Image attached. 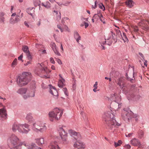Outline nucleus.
Here are the masks:
<instances>
[{
    "label": "nucleus",
    "instance_id": "nucleus-47",
    "mask_svg": "<svg viewBox=\"0 0 149 149\" xmlns=\"http://www.w3.org/2000/svg\"><path fill=\"white\" fill-rule=\"evenodd\" d=\"M23 57V54H21L20 56L18 57V59L19 60L22 61V62L23 61L22 60V58Z\"/></svg>",
    "mask_w": 149,
    "mask_h": 149
},
{
    "label": "nucleus",
    "instance_id": "nucleus-23",
    "mask_svg": "<svg viewBox=\"0 0 149 149\" xmlns=\"http://www.w3.org/2000/svg\"><path fill=\"white\" fill-rule=\"evenodd\" d=\"M74 36L77 42L79 43V40H81V38L77 32L75 31L74 32Z\"/></svg>",
    "mask_w": 149,
    "mask_h": 149
},
{
    "label": "nucleus",
    "instance_id": "nucleus-58",
    "mask_svg": "<svg viewBox=\"0 0 149 149\" xmlns=\"http://www.w3.org/2000/svg\"><path fill=\"white\" fill-rule=\"evenodd\" d=\"M24 24L25 26L28 27H29V25L28 23H27L25 21L24 22Z\"/></svg>",
    "mask_w": 149,
    "mask_h": 149
},
{
    "label": "nucleus",
    "instance_id": "nucleus-18",
    "mask_svg": "<svg viewBox=\"0 0 149 149\" xmlns=\"http://www.w3.org/2000/svg\"><path fill=\"white\" fill-rule=\"evenodd\" d=\"M27 89L25 88H21L17 91V93L21 95L25 94L27 92Z\"/></svg>",
    "mask_w": 149,
    "mask_h": 149
},
{
    "label": "nucleus",
    "instance_id": "nucleus-19",
    "mask_svg": "<svg viewBox=\"0 0 149 149\" xmlns=\"http://www.w3.org/2000/svg\"><path fill=\"white\" fill-rule=\"evenodd\" d=\"M36 142L39 146H41L44 143V139L42 138H40L35 139Z\"/></svg>",
    "mask_w": 149,
    "mask_h": 149
},
{
    "label": "nucleus",
    "instance_id": "nucleus-49",
    "mask_svg": "<svg viewBox=\"0 0 149 149\" xmlns=\"http://www.w3.org/2000/svg\"><path fill=\"white\" fill-rule=\"evenodd\" d=\"M50 62L52 64H54L55 63V62L54 60V59L52 57L50 58Z\"/></svg>",
    "mask_w": 149,
    "mask_h": 149
},
{
    "label": "nucleus",
    "instance_id": "nucleus-17",
    "mask_svg": "<svg viewBox=\"0 0 149 149\" xmlns=\"http://www.w3.org/2000/svg\"><path fill=\"white\" fill-rule=\"evenodd\" d=\"M6 116L7 113L4 108L0 109V118L2 117L4 119H6L7 118Z\"/></svg>",
    "mask_w": 149,
    "mask_h": 149
},
{
    "label": "nucleus",
    "instance_id": "nucleus-51",
    "mask_svg": "<svg viewBox=\"0 0 149 149\" xmlns=\"http://www.w3.org/2000/svg\"><path fill=\"white\" fill-rule=\"evenodd\" d=\"M97 82L96 81L95 83V84L93 85V87L94 88H97Z\"/></svg>",
    "mask_w": 149,
    "mask_h": 149
},
{
    "label": "nucleus",
    "instance_id": "nucleus-8",
    "mask_svg": "<svg viewBox=\"0 0 149 149\" xmlns=\"http://www.w3.org/2000/svg\"><path fill=\"white\" fill-rule=\"evenodd\" d=\"M62 126H59L58 130L59 134L60 136L63 141H66L67 139V133L65 132V129Z\"/></svg>",
    "mask_w": 149,
    "mask_h": 149
},
{
    "label": "nucleus",
    "instance_id": "nucleus-7",
    "mask_svg": "<svg viewBox=\"0 0 149 149\" xmlns=\"http://www.w3.org/2000/svg\"><path fill=\"white\" fill-rule=\"evenodd\" d=\"M121 116L123 118L125 121L129 122L132 118H135V121H138L139 116L136 114L134 113L131 111L128 110L127 111L124 110L122 111Z\"/></svg>",
    "mask_w": 149,
    "mask_h": 149
},
{
    "label": "nucleus",
    "instance_id": "nucleus-38",
    "mask_svg": "<svg viewBox=\"0 0 149 149\" xmlns=\"http://www.w3.org/2000/svg\"><path fill=\"white\" fill-rule=\"evenodd\" d=\"M106 42H108L107 41H104L103 42H102V41H100L99 42L100 43V44L101 46L102 47V49H105V47L104 46H103V45H104L106 43Z\"/></svg>",
    "mask_w": 149,
    "mask_h": 149
},
{
    "label": "nucleus",
    "instance_id": "nucleus-64",
    "mask_svg": "<svg viewBox=\"0 0 149 149\" xmlns=\"http://www.w3.org/2000/svg\"><path fill=\"white\" fill-rule=\"evenodd\" d=\"M56 3L60 6H61L62 5V3H59V2H56Z\"/></svg>",
    "mask_w": 149,
    "mask_h": 149
},
{
    "label": "nucleus",
    "instance_id": "nucleus-31",
    "mask_svg": "<svg viewBox=\"0 0 149 149\" xmlns=\"http://www.w3.org/2000/svg\"><path fill=\"white\" fill-rule=\"evenodd\" d=\"M17 60L15 58L13 60L11 64V67L12 68H14L17 64Z\"/></svg>",
    "mask_w": 149,
    "mask_h": 149
},
{
    "label": "nucleus",
    "instance_id": "nucleus-27",
    "mask_svg": "<svg viewBox=\"0 0 149 149\" xmlns=\"http://www.w3.org/2000/svg\"><path fill=\"white\" fill-rule=\"evenodd\" d=\"M144 132L142 130H139L138 132V137L140 139L143 138L144 137Z\"/></svg>",
    "mask_w": 149,
    "mask_h": 149
},
{
    "label": "nucleus",
    "instance_id": "nucleus-16",
    "mask_svg": "<svg viewBox=\"0 0 149 149\" xmlns=\"http://www.w3.org/2000/svg\"><path fill=\"white\" fill-rule=\"evenodd\" d=\"M5 13L1 12H0V23L4 24L6 21Z\"/></svg>",
    "mask_w": 149,
    "mask_h": 149
},
{
    "label": "nucleus",
    "instance_id": "nucleus-2",
    "mask_svg": "<svg viewBox=\"0 0 149 149\" xmlns=\"http://www.w3.org/2000/svg\"><path fill=\"white\" fill-rule=\"evenodd\" d=\"M8 145L10 149H21L23 143L20 139L14 134L10 136L8 139Z\"/></svg>",
    "mask_w": 149,
    "mask_h": 149
},
{
    "label": "nucleus",
    "instance_id": "nucleus-43",
    "mask_svg": "<svg viewBox=\"0 0 149 149\" xmlns=\"http://www.w3.org/2000/svg\"><path fill=\"white\" fill-rule=\"evenodd\" d=\"M116 27L118 28V29H115V30L116 31V33L117 34V35H121V32L120 31V30H119L118 29H119V27H118L116 26Z\"/></svg>",
    "mask_w": 149,
    "mask_h": 149
},
{
    "label": "nucleus",
    "instance_id": "nucleus-15",
    "mask_svg": "<svg viewBox=\"0 0 149 149\" xmlns=\"http://www.w3.org/2000/svg\"><path fill=\"white\" fill-rule=\"evenodd\" d=\"M130 142L131 144L134 146H138L141 145L139 141L136 138H134L132 139Z\"/></svg>",
    "mask_w": 149,
    "mask_h": 149
},
{
    "label": "nucleus",
    "instance_id": "nucleus-10",
    "mask_svg": "<svg viewBox=\"0 0 149 149\" xmlns=\"http://www.w3.org/2000/svg\"><path fill=\"white\" fill-rule=\"evenodd\" d=\"M22 50H23V52L25 53L28 59V60H31L32 59V57L30 52L29 51L28 47L26 46H24L22 47Z\"/></svg>",
    "mask_w": 149,
    "mask_h": 149
},
{
    "label": "nucleus",
    "instance_id": "nucleus-40",
    "mask_svg": "<svg viewBox=\"0 0 149 149\" xmlns=\"http://www.w3.org/2000/svg\"><path fill=\"white\" fill-rule=\"evenodd\" d=\"M99 7L100 8L102 9L103 10H105V8L103 4L102 3H101L99 4Z\"/></svg>",
    "mask_w": 149,
    "mask_h": 149
},
{
    "label": "nucleus",
    "instance_id": "nucleus-4",
    "mask_svg": "<svg viewBox=\"0 0 149 149\" xmlns=\"http://www.w3.org/2000/svg\"><path fill=\"white\" fill-rule=\"evenodd\" d=\"M31 77L30 72H24L20 76L17 78L16 82L19 86L22 87L27 84L30 80Z\"/></svg>",
    "mask_w": 149,
    "mask_h": 149
},
{
    "label": "nucleus",
    "instance_id": "nucleus-52",
    "mask_svg": "<svg viewBox=\"0 0 149 149\" xmlns=\"http://www.w3.org/2000/svg\"><path fill=\"white\" fill-rule=\"evenodd\" d=\"M142 61H144V65L146 66V67H147V60H145V59H144V60H143V59H142Z\"/></svg>",
    "mask_w": 149,
    "mask_h": 149
},
{
    "label": "nucleus",
    "instance_id": "nucleus-34",
    "mask_svg": "<svg viewBox=\"0 0 149 149\" xmlns=\"http://www.w3.org/2000/svg\"><path fill=\"white\" fill-rule=\"evenodd\" d=\"M58 87L60 88H63L64 84L63 83V81H62V80L60 79L58 82Z\"/></svg>",
    "mask_w": 149,
    "mask_h": 149
},
{
    "label": "nucleus",
    "instance_id": "nucleus-14",
    "mask_svg": "<svg viewBox=\"0 0 149 149\" xmlns=\"http://www.w3.org/2000/svg\"><path fill=\"white\" fill-rule=\"evenodd\" d=\"M27 125H28V127L27 128H25L24 127H21L20 130H19V133L22 134H27L30 131L29 128V125L28 124Z\"/></svg>",
    "mask_w": 149,
    "mask_h": 149
},
{
    "label": "nucleus",
    "instance_id": "nucleus-26",
    "mask_svg": "<svg viewBox=\"0 0 149 149\" xmlns=\"http://www.w3.org/2000/svg\"><path fill=\"white\" fill-rule=\"evenodd\" d=\"M28 149H42L40 147L36 146L34 143H32L28 147Z\"/></svg>",
    "mask_w": 149,
    "mask_h": 149
},
{
    "label": "nucleus",
    "instance_id": "nucleus-60",
    "mask_svg": "<svg viewBox=\"0 0 149 149\" xmlns=\"http://www.w3.org/2000/svg\"><path fill=\"white\" fill-rule=\"evenodd\" d=\"M103 18V17H102V16L101 17H99V19H100V20L102 21H103L102 19Z\"/></svg>",
    "mask_w": 149,
    "mask_h": 149
},
{
    "label": "nucleus",
    "instance_id": "nucleus-20",
    "mask_svg": "<svg viewBox=\"0 0 149 149\" xmlns=\"http://www.w3.org/2000/svg\"><path fill=\"white\" fill-rule=\"evenodd\" d=\"M118 85L120 86V88H123L124 86L123 79L120 78L118 80Z\"/></svg>",
    "mask_w": 149,
    "mask_h": 149
},
{
    "label": "nucleus",
    "instance_id": "nucleus-24",
    "mask_svg": "<svg viewBox=\"0 0 149 149\" xmlns=\"http://www.w3.org/2000/svg\"><path fill=\"white\" fill-rule=\"evenodd\" d=\"M121 38L124 42H128L129 41L128 38H127L125 33H123V34L120 35Z\"/></svg>",
    "mask_w": 149,
    "mask_h": 149
},
{
    "label": "nucleus",
    "instance_id": "nucleus-37",
    "mask_svg": "<svg viewBox=\"0 0 149 149\" xmlns=\"http://www.w3.org/2000/svg\"><path fill=\"white\" fill-rule=\"evenodd\" d=\"M20 18H20L19 16L17 15L16 16V17L14 19V23H17L20 20Z\"/></svg>",
    "mask_w": 149,
    "mask_h": 149
},
{
    "label": "nucleus",
    "instance_id": "nucleus-61",
    "mask_svg": "<svg viewBox=\"0 0 149 149\" xmlns=\"http://www.w3.org/2000/svg\"><path fill=\"white\" fill-rule=\"evenodd\" d=\"M51 68L53 70H55V66L54 65H52L51 66Z\"/></svg>",
    "mask_w": 149,
    "mask_h": 149
},
{
    "label": "nucleus",
    "instance_id": "nucleus-55",
    "mask_svg": "<svg viewBox=\"0 0 149 149\" xmlns=\"http://www.w3.org/2000/svg\"><path fill=\"white\" fill-rule=\"evenodd\" d=\"M84 24H85V28H87V27L88 26V24L85 22H84Z\"/></svg>",
    "mask_w": 149,
    "mask_h": 149
},
{
    "label": "nucleus",
    "instance_id": "nucleus-48",
    "mask_svg": "<svg viewBox=\"0 0 149 149\" xmlns=\"http://www.w3.org/2000/svg\"><path fill=\"white\" fill-rule=\"evenodd\" d=\"M69 18L68 17H64L62 18L61 20V22L63 24H64V22H63V20L66 21L67 20H68Z\"/></svg>",
    "mask_w": 149,
    "mask_h": 149
},
{
    "label": "nucleus",
    "instance_id": "nucleus-32",
    "mask_svg": "<svg viewBox=\"0 0 149 149\" xmlns=\"http://www.w3.org/2000/svg\"><path fill=\"white\" fill-rule=\"evenodd\" d=\"M73 84L72 86V89L73 90H74L76 89V80L73 78Z\"/></svg>",
    "mask_w": 149,
    "mask_h": 149
},
{
    "label": "nucleus",
    "instance_id": "nucleus-42",
    "mask_svg": "<svg viewBox=\"0 0 149 149\" xmlns=\"http://www.w3.org/2000/svg\"><path fill=\"white\" fill-rule=\"evenodd\" d=\"M32 59L29 60V61H27L26 63L24 64V65L25 66H27L28 65H29L31 64L32 62Z\"/></svg>",
    "mask_w": 149,
    "mask_h": 149
},
{
    "label": "nucleus",
    "instance_id": "nucleus-59",
    "mask_svg": "<svg viewBox=\"0 0 149 149\" xmlns=\"http://www.w3.org/2000/svg\"><path fill=\"white\" fill-rule=\"evenodd\" d=\"M52 3H53L55 2H56L55 0H48Z\"/></svg>",
    "mask_w": 149,
    "mask_h": 149
},
{
    "label": "nucleus",
    "instance_id": "nucleus-41",
    "mask_svg": "<svg viewBox=\"0 0 149 149\" xmlns=\"http://www.w3.org/2000/svg\"><path fill=\"white\" fill-rule=\"evenodd\" d=\"M53 51L58 56H61V54L58 51L57 48L53 50Z\"/></svg>",
    "mask_w": 149,
    "mask_h": 149
},
{
    "label": "nucleus",
    "instance_id": "nucleus-39",
    "mask_svg": "<svg viewBox=\"0 0 149 149\" xmlns=\"http://www.w3.org/2000/svg\"><path fill=\"white\" fill-rule=\"evenodd\" d=\"M63 91L64 92L66 96H68V92L67 90V89L65 87L63 89Z\"/></svg>",
    "mask_w": 149,
    "mask_h": 149
},
{
    "label": "nucleus",
    "instance_id": "nucleus-12",
    "mask_svg": "<svg viewBox=\"0 0 149 149\" xmlns=\"http://www.w3.org/2000/svg\"><path fill=\"white\" fill-rule=\"evenodd\" d=\"M26 95H24L23 97L24 99H26L28 98L35 96V92L34 91H27Z\"/></svg>",
    "mask_w": 149,
    "mask_h": 149
},
{
    "label": "nucleus",
    "instance_id": "nucleus-56",
    "mask_svg": "<svg viewBox=\"0 0 149 149\" xmlns=\"http://www.w3.org/2000/svg\"><path fill=\"white\" fill-rule=\"evenodd\" d=\"M139 55L142 58L143 60H144V57L143 54L140 52L139 53Z\"/></svg>",
    "mask_w": 149,
    "mask_h": 149
},
{
    "label": "nucleus",
    "instance_id": "nucleus-33",
    "mask_svg": "<svg viewBox=\"0 0 149 149\" xmlns=\"http://www.w3.org/2000/svg\"><path fill=\"white\" fill-rule=\"evenodd\" d=\"M54 13H55L56 15L57 16V19L58 20L60 19H61V13L60 12H58L57 11L54 10Z\"/></svg>",
    "mask_w": 149,
    "mask_h": 149
},
{
    "label": "nucleus",
    "instance_id": "nucleus-53",
    "mask_svg": "<svg viewBox=\"0 0 149 149\" xmlns=\"http://www.w3.org/2000/svg\"><path fill=\"white\" fill-rule=\"evenodd\" d=\"M57 27L58 28L60 29L61 32H62L63 31V29L61 28V26L60 25H57Z\"/></svg>",
    "mask_w": 149,
    "mask_h": 149
},
{
    "label": "nucleus",
    "instance_id": "nucleus-11",
    "mask_svg": "<svg viewBox=\"0 0 149 149\" xmlns=\"http://www.w3.org/2000/svg\"><path fill=\"white\" fill-rule=\"evenodd\" d=\"M49 86L50 88V93L54 96H57L58 95V93L56 88L51 85H49Z\"/></svg>",
    "mask_w": 149,
    "mask_h": 149
},
{
    "label": "nucleus",
    "instance_id": "nucleus-57",
    "mask_svg": "<svg viewBox=\"0 0 149 149\" xmlns=\"http://www.w3.org/2000/svg\"><path fill=\"white\" fill-rule=\"evenodd\" d=\"M34 5L35 6H37L38 5L39 7V9H40V5L39 4H38V3H36L35 2L34 3Z\"/></svg>",
    "mask_w": 149,
    "mask_h": 149
},
{
    "label": "nucleus",
    "instance_id": "nucleus-22",
    "mask_svg": "<svg viewBox=\"0 0 149 149\" xmlns=\"http://www.w3.org/2000/svg\"><path fill=\"white\" fill-rule=\"evenodd\" d=\"M41 4L42 6H44L47 9L50 8L51 7V4L48 1H46L45 3H42Z\"/></svg>",
    "mask_w": 149,
    "mask_h": 149
},
{
    "label": "nucleus",
    "instance_id": "nucleus-29",
    "mask_svg": "<svg viewBox=\"0 0 149 149\" xmlns=\"http://www.w3.org/2000/svg\"><path fill=\"white\" fill-rule=\"evenodd\" d=\"M26 119L29 122L33 121V118L32 116V114L30 113L27 114L26 117Z\"/></svg>",
    "mask_w": 149,
    "mask_h": 149
},
{
    "label": "nucleus",
    "instance_id": "nucleus-45",
    "mask_svg": "<svg viewBox=\"0 0 149 149\" xmlns=\"http://www.w3.org/2000/svg\"><path fill=\"white\" fill-rule=\"evenodd\" d=\"M54 58L56 59V61L59 64L61 65L62 64V62L60 59L56 58Z\"/></svg>",
    "mask_w": 149,
    "mask_h": 149
},
{
    "label": "nucleus",
    "instance_id": "nucleus-30",
    "mask_svg": "<svg viewBox=\"0 0 149 149\" xmlns=\"http://www.w3.org/2000/svg\"><path fill=\"white\" fill-rule=\"evenodd\" d=\"M102 16V14L100 12H98L97 14L94 15L93 18L95 19L96 21L97 22L99 19V17Z\"/></svg>",
    "mask_w": 149,
    "mask_h": 149
},
{
    "label": "nucleus",
    "instance_id": "nucleus-1",
    "mask_svg": "<svg viewBox=\"0 0 149 149\" xmlns=\"http://www.w3.org/2000/svg\"><path fill=\"white\" fill-rule=\"evenodd\" d=\"M103 117L107 125V128L114 131L116 126H119L120 124L116 122L114 119V114L110 110L106 111L103 116Z\"/></svg>",
    "mask_w": 149,
    "mask_h": 149
},
{
    "label": "nucleus",
    "instance_id": "nucleus-36",
    "mask_svg": "<svg viewBox=\"0 0 149 149\" xmlns=\"http://www.w3.org/2000/svg\"><path fill=\"white\" fill-rule=\"evenodd\" d=\"M50 46L52 48L53 50L57 48L54 42H52L50 45Z\"/></svg>",
    "mask_w": 149,
    "mask_h": 149
},
{
    "label": "nucleus",
    "instance_id": "nucleus-35",
    "mask_svg": "<svg viewBox=\"0 0 149 149\" xmlns=\"http://www.w3.org/2000/svg\"><path fill=\"white\" fill-rule=\"evenodd\" d=\"M122 143L121 141L120 140H119L118 142H114V145L115 147H116L119 146H120Z\"/></svg>",
    "mask_w": 149,
    "mask_h": 149
},
{
    "label": "nucleus",
    "instance_id": "nucleus-9",
    "mask_svg": "<svg viewBox=\"0 0 149 149\" xmlns=\"http://www.w3.org/2000/svg\"><path fill=\"white\" fill-rule=\"evenodd\" d=\"M24 127L25 128L28 127V125L26 123L24 124H19L17 123H14L12 125V130L14 132H15L17 130L19 132L21 127Z\"/></svg>",
    "mask_w": 149,
    "mask_h": 149
},
{
    "label": "nucleus",
    "instance_id": "nucleus-46",
    "mask_svg": "<svg viewBox=\"0 0 149 149\" xmlns=\"http://www.w3.org/2000/svg\"><path fill=\"white\" fill-rule=\"evenodd\" d=\"M133 134V133H128V134H127V133L125 134V136L127 137H130L132 136Z\"/></svg>",
    "mask_w": 149,
    "mask_h": 149
},
{
    "label": "nucleus",
    "instance_id": "nucleus-63",
    "mask_svg": "<svg viewBox=\"0 0 149 149\" xmlns=\"http://www.w3.org/2000/svg\"><path fill=\"white\" fill-rule=\"evenodd\" d=\"M44 76H45V77L46 79H48V78H50V76L49 75H47V76L44 75Z\"/></svg>",
    "mask_w": 149,
    "mask_h": 149
},
{
    "label": "nucleus",
    "instance_id": "nucleus-21",
    "mask_svg": "<svg viewBox=\"0 0 149 149\" xmlns=\"http://www.w3.org/2000/svg\"><path fill=\"white\" fill-rule=\"evenodd\" d=\"M127 6L129 8H132L134 5V3L131 0H129L125 2Z\"/></svg>",
    "mask_w": 149,
    "mask_h": 149
},
{
    "label": "nucleus",
    "instance_id": "nucleus-44",
    "mask_svg": "<svg viewBox=\"0 0 149 149\" xmlns=\"http://www.w3.org/2000/svg\"><path fill=\"white\" fill-rule=\"evenodd\" d=\"M97 1H95V5L94 6L92 5V9H95L97 7Z\"/></svg>",
    "mask_w": 149,
    "mask_h": 149
},
{
    "label": "nucleus",
    "instance_id": "nucleus-50",
    "mask_svg": "<svg viewBox=\"0 0 149 149\" xmlns=\"http://www.w3.org/2000/svg\"><path fill=\"white\" fill-rule=\"evenodd\" d=\"M124 147L126 149H130L131 148L130 145L129 144L125 145Z\"/></svg>",
    "mask_w": 149,
    "mask_h": 149
},
{
    "label": "nucleus",
    "instance_id": "nucleus-25",
    "mask_svg": "<svg viewBox=\"0 0 149 149\" xmlns=\"http://www.w3.org/2000/svg\"><path fill=\"white\" fill-rule=\"evenodd\" d=\"M38 65H39L41 67V70L42 71H44L46 74H48L50 73L51 71L48 69L47 67L44 68L42 66L41 64L40 63L38 64Z\"/></svg>",
    "mask_w": 149,
    "mask_h": 149
},
{
    "label": "nucleus",
    "instance_id": "nucleus-3",
    "mask_svg": "<svg viewBox=\"0 0 149 149\" xmlns=\"http://www.w3.org/2000/svg\"><path fill=\"white\" fill-rule=\"evenodd\" d=\"M68 133L72 136H73L76 141L74 144V147L75 148L78 149L84 148L86 147L85 144L80 140L81 139V136L79 132H77L74 130H70L68 131Z\"/></svg>",
    "mask_w": 149,
    "mask_h": 149
},
{
    "label": "nucleus",
    "instance_id": "nucleus-62",
    "mask_svg": "<svg viewBox=\"0 0 149 149\" xmlns=\"http://www.w3.org/2000/svg\"><path fill=\"white\" fill-rule=\"evenodd\" d=\"M61 49L62 50V52H63V48L62 45L61 44Z\"/></svg>",
    "mask_w": 149,
    "mask_h": 149
},
{
    "label": "nucleus",
    "instance_id": "nucleus-54",
    "mask_svg": "<svg viewBox=\"0 0 149 149\" xmlns=\"http://www.w3.org/2000/svg\"><path fill=\"white\" fill-rule=\"evenodd\" d=\"M126 77H127V79L128 80H130V81H132V80H133V79H132L131 78H130V77H128V74H127H127H126Z\"/></svg>",
    "mask_w": 149,
    "mask_h": 149
},
{
    "label": "nucleus",
    "instance_id": "nucleus-28",
    "mask_svg": "<svg viewBox=\"0 0 149 149\" xmlns=\"http://www.w3.org/2000/svg\"><path fill=\"white\" fill-rule=\"evenodd\" d=\"M35 8H28L27 9V12L29 15H31L32 16H33V13H34V11Z\"/></svg>",
    "mask_w": 149,
    "mask_h": 149
},
{
    "label": "nucleus",
    "instance_id": "nucleus-6",
    "mask_svg": "<svg viewBox=\"0 0 149 149\" xmlns=\"http://www.w3.org/2000/svg\"><path fill=\"white\" fill-rule=\"evenodd\" d=\"M32 130L36 133H43L47 130L46 125L41 122L38 121L33 123L31 126Z\"/></svg>",
    "mask_w": 149,
    "mask_h": 149
},
{
    "label": "nucleus",
    "instance_id": "nucleus-5",
    "mask_svg": "<svg viewBox=\"0 0 149 149\" xmlns=\"http://www.w3.org/2000/svg\"><path fill=\"white\" fill-rule=\"evenodd\" d=\"M63 113V110L60 109L56 108L54 109L52 111L49 113V120L51 121H54V120H59L61 117Z\"/></svg>",
    "mask_w": 149,
    "mask_h": 149
},
{
    "label": "nucleus",
    "instance_id": "nucleus-13",
    "mask_svg": "<svg viewBox=\"0 0 149 149\" xmlns=\"http://www.w3.org/2000/svg\"><path fill=\"white\" fill-rule=\"evenodd\" d=\"M49 147L51 149H60L56 141L52 142L50 143Z\"/></svg>",
    "mask_w": 149,
    "mask_h": 149
}]
</instances>
